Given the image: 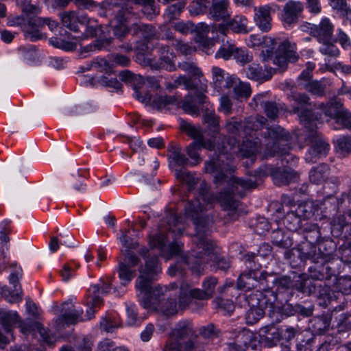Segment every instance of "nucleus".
<instances>
[{"instance_id": "cd10ccee", "label": "nucleus", "mask_w": 351, "mask_h": 351, "mask_svg": "<svg viewBox=\"0 0 351 351\" xmlns=\"http://www.w3.org/2000/svg\"><path fill=\"white\" fill-rule=\"evenodd\" d=\"M278 38L264 36V40L261 45L263 49L260 52L259 57L262 62H268L273 60L276 47L279 44Z\"/></svg>"}, {"instance_id": "f257e3e1", "label": "nucleus", "mask_w": 351, "mask_h": 351, "mask_svg": "<svg viewBox=\"0 0 351 351\" xmlns=\"http://www.w3.org/2000/svg\"><path fill=\"white\" fill-rule=\"evenodd\" d=\"M228 144L230 148L223 145L222 150L218 154L215 153L211 160L205 162V172L216 173L214 176V182L216 184L226 182L228 177L225 172L229 171L230 163L233 159L232 154L236 152L234 150L237 145L236 139L234 138H230ZM256 178L254 180L252 178L244 180L232 177L227 181L229 186L228 189L221 192L217 196L210 193L207 183L202 181L199 187V194L203 202L208 204L211 205L216 202H219L224 210L235 212L239 206V202L237 201L234 197L237 195L239 197H243L246 191L256 187Z\"/></svg>"}, {"instance_id": "58836bf2", "label": "nucleus", "mask_w": 351, "mask_h": 351, "mask_svg": "<svg viewBox=\"0 0 351 351\" xmlns=\"http://www.w3.org/2000/svg\"><path fill=\"white\" fill-rule=\"evenodd\" d=\"M282 222L286 228L292 232L298 230L302 226L301 218L298 217L293 209L287 211L282 219Z\"/></svg>"}, {"instance_id": "5fc2aeb1", "label": "nucleus", "mask_w": 351, "mask_h": 351, "mask_svg": "<svg viewBox=\"0 0 351 351\" xmlns=\"http://www.w3.org/2000/svg\"><path fill=\"white\" fill-rule=\"evenodd\" d=\"M314 207L311 202H303L300 204L294 211L297 213L298 217L301 218L302 221H305L311 218L314 215Z\"/></svg>"}, {"instance_id": "f03ea898", "label": "nucleus", "mask_w": 351, "mask_h": 351, "mask_svg": "<svg viewBox=\"0 0 351 351\" xmlns=\"http://www.w3.org/2000/svg\"><path fill=\"white\" fill-rule=\"evenodd\" d=\"M206 209L199 198L187 201L184 204V215L194 225L195 232L192 238L193 247L186 257L182 258L193 273L199 276L205 266L215 257L213 241L208 238L210 219L204 211Z\"/></svg>"}, {"instance_id": "79ce46f5", "label": "nucleus", "mask_w": 351, "mask_h": 351, "mask_svg": "<svg viewBox=\"0 0 351 351\" xmlns=\"http://www.w3.org/2000/svg\"><path fill=\"white\" fill-rule=\"evenodd\" d=\"M237 147L243 157L254 159L255 154L260 149V143L258 141L246 139L240 146L237 145Z\"/></svg>"}, {"instance_id": "c756f323", "label": "nucleus", "mask_w": 351, "mask_h": 351, "mask_svg": "<svg viewBox=\"0 0 351 351\" xmlns=\"http://www.w3.org/2000/svg\"><path fill=\"white\" fill-rule=\"evenodd\" d=\"M319 109L326 117L335 119L345 109L340 98L335 97L326 104H321Z\"/></svg>"}, {"instance_id": "ea45409f", "label": "nucleus", "mask_w": 351, "mask_h": 351, "mask_svg": "<svg viewBox=\"0 0 351 351\" xmlns=\"http://www.w3.org/2000/svg\"><path fill=\"white\" fill-rule=\"evenodd\" d=\"M303 234L306 242L311 244H317L322 240L320 228L316 223L307 224Z\"/></svg>"}, {"instance_id": "2eb2a0df", "label": "nucleus", "mask_w": 351, "mask_h": 351, "mask_svg": "<svg viewBox=\"0 0 351 351\" xmlns=\"http://www.w3.org/2000/svg\"><path fill=\"white\" fill-rule=\"evenodd\" d=\"M207 91L206 84H202L201 90H196L194 95L188 94L182 101V108L190 114H199L206 106H210L207 97L204 92Z\"/></svg>"}, {"instance_id": "13d9d810", "label": "nucleus", "mask_w": 351, "mask_h": 351, "mask_svg": "<svg viewBox=\"0 0 351 351\" xmlns=\"http://www.w3.org/2000/svg\"><path fill=\"white\" fill-rule=\"evenodd\" d=\"M91 68L100 72L110 73L112 71L110 60L108 61L103 58H97L87 64V69Z\"/></svg>"}, {"instance_id": "e2e57ef3", "label": "nucleus", "mask_w": 351, "mask_h": 351, "mask_svg": "<svg viewBox=\"0 0 351 351\" xmlns=\"http://www.w3.org/2000/svg\"><path fill=\"white\" fill-rule=\"evenodd\" d=\"M232 56L237 62H240L243 65L252 60V56L248 53L247 50L245 48L238 47L235 44Z\"/></svg>"}, {"instance_id": "c03bdc74", "label": "nucleus", "mask_w": 351, "mask_h": 351, "mask_svg": "<svg viewBox=\"0 0 351 351\" xmlns=\"http://www.w3.org/2000/svg\"><path fill=\"white\" fill-rule=\"evenodd\" d=\"M247 19L241 15L235 16L232 20L228 22L230 29L234 33L246 34L248 30L247 28Z\"/></svg>"}, {"instance_id": "2f4dec72", "label": "nucleus", "mask_w": 351, "mask_h": 351, "mask_svg": "<svg viewBox=\"0 0 351 351\" xmlns=\"http://www.w3.org/2000/svg\"><path fill=\"white\" fill-rule=\"evenodd\" d=\"M271 241L273 245L283 249H289L293 245L290 234L281 228L272 230Z\"/></svg>"}, {"instance_id": "bb28decb", "label": "nucleus", "mask_w": 351, "mask_h": 351, "mask_svg": "<svg viewBox=\"0 0 351 351\" xmlns=\"http://www.w3.org/2000/svg\"><path fill=\"white\" fill-rule=\"evenodd\" d=\"M47 19H43L36 15L19 16L14 19V24L22 27V29H40L45 25Z\"/></svg>"}, {"instance_id": "9b49d317", "label": "nucleus", "mask_w": 351, "mask_h": 351, "mask_svg": "<svg viewBox=\"0 0 351 351\" xmlns=\"http://www.w3.org/2000/svg\"><path fill=\"white\" fill-rule=\"evenodd\" d=\"M300 55L298 52L297 45L295 43L285 39L280 42L272 60V63L276 66L274 71L283 73L288 69L290 63H295L298 61Z\"/></svg>"}, {"instance_id": "7c9ffc66", "label": "nucleus", "mask_w": 351, "mask_h": 351, "mask_svg": "<svg viewBox=\"0 0 351 351\" xmlns=\"http://www.w3.org/2000/svg\"><path fill=\"white\" fill-rule=\"evenodd\" d=\"M82 310H76L73 305L68 308H63L62 314L57 320L58 324H66V325L75 324L78 322H82L84 319L82 317Z\"/></svg>"}, {"instance_id": "72a5a7b5", "label": "nucleus", "mask_w": 351, "mask_h": 351, "mask_svg": "<svg viewBox=\"0 0 351 351\" xmlns=\"http://www.w3.org/2000/svg\"><path fill=\"white\" fill-rule=\"evenodd\" d=\"M19 278L20 277L17 273L11 274L9 278L10 282L14 286L15 293L10 294L8 296L5 294V291H8V290L5 288L2 289V293L10 303H18L22 300L23 291L19 283Z\"/></svg>"}, {"instance_id": "c9c22d12", "label": "nucleus", "mask_w": 351, "mask_h": 351, "mask_svg": "<svg viewBox=\"0 0 351 351\" xmlns=\"http://www.w3.org/2000/svg\"><path fill=\"white\" fill-rule=\"evenodd\" d=\"M19 316L16 311L0 309V324L7 333L10 332L14 326L19 322Z\"/></svg>"}, {"instance_id": "4468645a", "label": "nucleus", "mask_w": 351, "mask_h": 351, "mask_svg": "<svg viewBox=\"0 0 351 351\" xmlns=\"http://www.w3.org/2000/svg\"><path fill=\"white\" fill-rule=\"evenodd\" d=\"M308 269V276L315 281L324 283L326 280L331 278L332 276H336L340 273V267L339 261H332V262H319V260L314 261Z\"/></svg>"}, {"instance_id": "5701e85b", "label": "nucleus", "mask_w": 351, "mask_h": 351, "mask_svg": "<svg viewBox=\"0 0 351 351\" xmlns=\"http://www.w3.org/2000/svg\"><path fill=\"white\" fill-rule=\"evenodd\" d=\"M318 245V252L317 255L319 257V262H332L336 261L335 258L334 252L337 249L335 243L330 239H322V240L317 243Z\"/></svg>"}, {"instance_id": "a211bd4d", "label": "nucleus", "mask_w": 351, "mask_h": 351, "mask_svg": "<svg viewBox=\"0 0 351 351\" xmlns=\"http://www.w3.org/2000/svg\"><path fill=\"white\" fill-rule=\"evenodd\" d=\"M179 289V304L181 308H185L189 304L192 298L206 300L210 298L203 289H191L190 286L185 282H182L180 285Z\"/></svg>"}, {"instance_id": "f8f14e48", "label": "nucleus", "mask_w": 351, "mask_h": 351, "mask_svg": "<svg viewBox=\"0 0 351 351\" xmlns=\"http://www.w3.org/2000/svg\"><path fill=\"white\" fill-rule=\"evenodd\" d=\"M270 176L274 184L278 186L287 185L291 182H295L299 178L298 174L291 169L281 171L280 167H274L271 165H265L261 167L256 171L255 176L259 178Z\"/></svg>"}, {"instance_id": "09e8293b", "label": "nucleus", "mask_w": 351, "mask_h": 351, "mask_svg": "<svg viewBox=\"0 0 351 351\" xmlns=\"http://www.w3.org/2000/svg\"><path fill=\"white\" fill-rule=\"evenodd\" d=\"M235 98L238 100L247 99L252 93V90L248 83L242 82L238 78V82L235 83L233 88Z\"/></svg>"}, {"instance_id": "052dcab7", "label": "nucleus", "mask_w": 351, "mask_h": 351, "mask_svg": "<svg viewBox=\"0 0 351 351\" xmlns=\"http://www.w3.org/2000/svg\"><path fill=\"white\" fill-rule=\"evenodd\" d=\"M303 86L308 93L317 97H322L325 93L326 85L319 81L312 80L304 84Z\"/></svg>"}, {"instance_id": "c85d7f7f", "label": "nucleus", "mask_w": 351, "mask_h": 351, "mask_svg": "<svg viewBox=\"0 0 351 351\" xmlns=\"http://www.w3.org/2000/svg\"><path fill=\"white\" fill-rule=\"evenodd\" d=\"M229 8V0H219L213 3L210 8V14L215 21L226 20L230 16Z\"/></svg>"}, {"instance_id": "0e129e2a", "label": "nucleus", "mask_w": 351, "mask_h": 351, "mask_svg": "<svg viewBox=\"0 0 351 351\" xmlns=\"http://www.w3.org/2000/svg\"><path fill=\"white\" fill-rule=\"evenodd\" d=\"M331 319L328 315H322L313 319V327L314 330L319 332L322 333L328 329L330 325Z\"/></svg>"}, {"instance_id": "8fccbe9b", "label": "nucleus", "mask_w": 351, "mask_h": 351, "mask_svg": "<svg viewBox=\"0 0 351 351\" xmlns=\"http://www.w3.org/2000/svg\"><path fill=\"white\" fill-rule=\"evenodd\" d=\"M199 333L203 338L210 340L219 338L221 335V330L213 323L200 327Z\"/></svg>"}, {"instance_id": "a18cd8bd", "label": "nucleus", "mask_w": 351, "mask_h": 351, "mask_svg": "<svg viewBox=\"0 0 351 351\" xmlns=\"http://www.w3.org/2000/svg\"><path fill=\"white\" fill-rule=\"evenodd\" d=\"M60 18L63 26L73 32H78L77 14L75 11L64 12L60 15Z\"/></svg>"}, {"instance_id": "a878e982", "label": "nucleus", "mask_w": 351, "mask_h": 351, "mask_svg": "<svg viewBox=\"0 0 351 351\" xmlns=\"http://www.w3.org/2000/svg\"><path fill=\"white\" fill-rule=\"evenodd\" d=\"M195 40L199 43L205 50L207 54H210L212 47L215 45L214 41L209 39L207 34L209 32V27L204 23H199L195 27Z\"/></svg>"}, {"instance_id": "393cba45", "label": "nucleus", "mask_w": 351, "mask_h": 351, "mask_svg": "<svg viewBox=\"0 0 351 351\" xmlns=\"http://www.w3.org/2000/svg\"><path fill=\"white\" fill-rule=\"evenodd\" d=\"M295 314V306L285 304L282 306L276 304V302L270 305L268 310V315L274 322H280L285 317Z\"/></svg>"}, {"instance_id": "412c9836", "label": "nucleus", "mask_w": 351, "mask_h": 351, "mask_svg": "<svg viewBox=\"0 0 351 351\" xmlns=\"http://www.w3.org/2000/svg\"><path fill=\"white\" fill-rule=\"evenodd\" d=\"M254 21L262 32H269L272 27L270 6L266 5L255 8Z\"/></svg>"}, {"instance_id": "b1692460", "label": "nucleus", "mask_w": 351, "mask_h": 351, "mask_svg": "<svg viewBox=\"0 0 351 351\" xmlns=\"http://www.w3.org/2000/svg\"><path fill=\"white\" fill-rule=\"evenodd\" d=\"M130 33L132 36L143 38L147 42L156 36V30L153 25L141 22L133 23L130 26Z\"/></svg>"}, {"instance_id": "a19ab883", "label": "nucleus", "mask_w": 351, "mask_h": 351, "mask_svg": "<svg viewBox=\"0 0 351 351\" xmlns=\"http://www.w3.org/2000/svg\"><path fill=\"white\" fill-rule=\"evenodd\" d=\"M202 148L213 150L215 149V145L213 141L208 140L207 142H205V145H200L199 142H193L187 147V154L192 160L196 162L195 164L199 163L202 160L198 153V151Z\"/></svg>"}, {"instance_id": "ddd939ff", "label": "nucleus", "mask_w": 351, "mask_h": 351, "mask_svg": "<svg viewBox=\"0 0 351 351\" xmlns=\"http://www.w3.org/2000/svg\"><path fill=\"white\" fill-rule=\"evenodd\" d=\"M285 257L289 260L293 267L301 266L306 260L311 262L319 260L315 244L308 242H302L297 248L287 250Z\"/></svg>"}, {"instance_id": "864d4df0", "label": "nucleus", "mask_w": 351, "mask_h": 351, "mask_svg": "<svg viewBox=\"0 0 351 351\" xmlns=\"http://www.w3.org/2000/svg\"><path fill=\"white\" fill-rule=\"evenodd\" d=\"M119 277L121 281V285H126L132 281L135 276V271L132 270L130 267L124 263H119L118 269Z\"/></svg>"}, {"instance_id": "423d86ee", "label": "nucleus", "mask_w": 351, "mask_h": 351, "mask_svg": "<svg viewBox=\"0 0 351 351\" xmlns=\"http://www.w3.org/2000/svg\"><path fill=\"white\" fill-rule=\"evenodd\" d=\"M299 119L300 123L308 130L306 138L310 145V160L315 162L317 159L326 156L330 148L328 142L317 131V122L319 121L321 114H315L311 110H304L300 112Z\"/></svg>"}, {"instance_id": "37998d69", "label": "nucleus", "mask_w": 351, "mask_h": 351, "mask_svg": "<svg viewBox=\"0 0 351 351\" xmlns=\"http://www.w3.org/2000/svg\"><path fill=\"white\" fill-rule=\"evenodd\" d=\"M179 99L180 98L174 95H158L154 98L150 104V106L154 109L161 110L169 105H172L178 102Z\"/></svg>"}, {"instance_id": "f3484780", "label": "nucleus", "mask_w": 351, "mask_h": 351, "mask_svg": "<svg viewBox=\"0 0 351 351\" xmlns=\"http://www.w3.org/2000/svg\"><path fill=\"white\" fill-rule=\"evenodd\" d=\"M131 12L132 8H121L117 12L111 22L112 31L116 38L121 40L130 32V27L128 26V18Z\"/></svg>"}, {"instance_id": "0eeeda50", "label": "nucleus", "mask_w": 351, "mask_h": 351, "mask_svg": "<svg viewBox=\"0 0 351 351\" xmlns=\"http://www.w3.org/2000/svg\"><path fill=\"white\" fill-rule=\"evenodd\" d=\"M248 263L250 269L248 271L242 273L237 280V286L239 289L250 290L252 292H259L262 293V298L266 300L267 292L273 293L275 298V302L277 300V293L272 290L276 283V275L273 273H268L266 271H259L258 269H252L251 264L253 261L248 256Z\"/></svg>"}, {"instance_id": "6ab92c4d", "label": "nucleus", "mask_w": 351, "mask_h": 351, "mask_svg": "<svg viewBox=\"0 0 351 351\" xmlns=\"http://www.w3.org/2000/svg\"><path fill=\"white\" fill-rule=\"evenodd\" d=\"M276 73L271 67H263L257 63H252L245 69L247 77L258 82H265L272 77L273 74Z\"/></svg>"}, {"instance_id": "774afa93", "label": "nucleus", "mask_w": 351, "mask_h": 351, "mask_svg": "<svg viewBox=\"0 0 351 351\" xmlns=\"http://www.w3.org/2000/svg\"><path fill=\"white\" fill-rule=\"evenodd\" d=\"M176 177L186 182L191 190L197 184V179L193 177L189 171L184 169L176 170Z\"/></svg>"}, {"instance_id": "680f3d73", "label": "nucleus", "mask_w": 351, "mask_h": 351, "mask_svg": "<svg viewBox=\"0 0 351 351\" xmlns=\"http://www.w3.org/2000/svg\"><path fill=\"white\" fill-rule=\"evenodd\" d=\"M264 112L271 119H276L278 117L280 110H282V105L276 101H269L263 106Z\"/></svg>"}, {"instance_id": "1a4fd4ad", "label": "nucleus", "mask_w": 351, "mask_h": 351, "mask_svg": "<svg viewBox=\"0 0 351 351\" xmlns=\"http://www.w3.org/2000/svg\"><path fill=\"white\" fill-rule=\"evenodd\" d=\"M262 295L259 292L245 294V298L250 306L245 314L246 323L248 325H253L258 322L265 315V311L268 312L270 305L275 303L273 293L267 292L266 300L262 298Z\"/></svg>"}, {"instance_id": "6e6552de", "label": "nucleus", "mask_w": 351, "mask_h": 351, "mask_svg": "<svg viewBox=\"0 0 351 351\" xmlns=\"http://www.w3.org/2000/svg\"><path fill=\"white\" fill-rule=\"evenodd\" d=\"M192 324L188 321L179 322L171 330L164 351H193L195 348Z\"/></svg>"}, {"instance_id": "20e7f679", "label": "nucleus", "mask_w": 351, "mask_h": 351, "mask_svg": "<svg viewBox=\"0 0 351 351\" xmlns=\"http://www.w3.org/2000/svg\"><path fill=\"white\" fill-rule=\"evenodd\" d=\"M149 250L143 248L140 254L145 258V266L139 268L140 275L136 281V288L139 292L138 300L147 309L157 311L162 303L164 291L162 287L157 285L152 287L153 280L160 273L161 268L157 256H147Z\"/></svg>"}, {"instance_id": "39448f33", "label": "nucleus", "mask_w": 351, "mask_h": 351, "mask_svg": "<svg viewBox=\"0 0 351 351\" xmlns=\"http://www.w3.org/2000/svg\"><path fill=\"white\" fill-rule=\"evenodd\" d=\"M264 135L268 138L264 152L265 158L280 156L284 167H292L298 163V158L289 153L291 137L288 132L280 126H276L268 128Z\"/></svg>"}, {"instance_id": "4be33fe9", "label": "nucleus", "mask_w": 351, "mask_h": 351, "mask_svg": "<svg viewBox=\"0 0 351 351\" xmlns=\"http://www.w3.org/2000/svg\"><path fill=\"white\" fill-rule=\"evenodd\" d=\"M303 8V4L301 2L293 0L289 1L283 8V21L287 25L297 23Z\"/></svg>"}, {"instance_id": "603ef678", "label": "nucleus", "mask_w": 351, "mask_h": 351, "mask_svg": "<svg viewBox=\"0 0 351 351\" xmlns=\"http://www.w3.org/2000/svg\"><path fill=\"white\" fill-rule=\"evenodd\" d=\"M110 289L111 282L110 278H101L99 283L90 286V289L88 290V293L89 295L93 294V295H97L96 294L99 292L106 294L110 293Z\"/></svg>"}, {"instance_id": "e433bc0d", "label": "nucleus", "mask_w": 351, "mask_h": 351, "mask_svg": "<svg viewBox=\"0 0 351 351\" xmlns=\"http://www.w3.org/2000/svg\"><path fill=\"white\" fill-rule=\"evenodd\" d=\"M206 111L204 115V121L207 124L208 128L212 132V136L219 133V117L215 113L213 109H210L209 106H206L204 109Z\"/></svg>"}, {"instance_id": "338daca9", "label": "nucleus", "mask_w": 351, "mask_h": 351, "mask_svg": "<svg viewBox=\"0 0 351 351\" xmlns=\"http://www.w3.org/2000/svg\"><path fill=\"white\" fill-rule=\"evenodd\" d=\"M234 47V43L229 42L223 43L215 53V58L229 60L232 56Z\"/></svg>"}, {"instance_id": "f704fd0d", "label": "nucleus", "mask_w": 351, "mask_h": 351, "mask_svg": "<svg viewBox=\"0 0 351 351\" xmlns=\"http://www.w3.org/2000/svg\"><path fill=\"white\" fill-rule=\"evenodd\" d=\"M180 128L181 130L186 133L188 136L194 138L195 140V142H199L200 145H205V142L206 141L204 138L202 131L199 126H196L189 122L181 119Z\"/></svg>"}, {"instance_id": "4d7b16f0", "label": "nucleus", "mask_w": 351, "mask_h": 351, "mask_svg": "<svg viewBox=\"0 0 351 351\" xmlns=\"http://www.w3.org/2000/svg\"><path fill=\"white\" fill-rule=\"evenodd\" d=\"M156 311L166 317H170L176 315L178 312L177 302L176 300L171 298L165 302H162Z\"/></svg>"}, {"instance_id": "9d476101", "label": "nucleus", "mask_w": 351, "mask_h": 351, "mask_svg": "<svg viewBox=\"0 0 351 351\" xmlns=\"http://www.w3.org/2000/svg\"><path fill=\"white\" fill-rule=\"evenodd\" d=\"M296 278L297 283L295 285V290L308 295L315 294L318 298L324 299L323 302L319 303L320 305H323L324 307L328 306L330 302V286L327 285L326 282L323 284L312 280L305 273L298 275Z\"/></svg>"}, {"instance_id": "6e6d98bb", "label": "nucleus", "mask_w": 351, "mask_h": 351, "mask_svg": "<svg viewBox=\"0 0 351 351\" xmlns=\"http://www.w3.org/2000/svg\"><path fill=\"white\" fill-rule=\"evenodd\" d=\"M256 337L254 334L250 330L243 329L239 332L237 335V341L243 343L244 347L247 349L251 347L252 349H256L255 341Z\"/></svg>"}, {"instance_id": "69168bd1", "label": "nucleus", "mask_w": 351, "mask_h": 351, "mask_svg": "<svg viewBox=\"0 0 351 351\" xmlns=\"http://www.w3.org/2000/svg\"><path fill=\"white\" fill-rule=\"evenodd\" d=\"M335 147L338 152L342 154H348L351 152V137L343 136L338 138Z\"/></svg>"}, {"instance_id": "4c0bfd02", "label": "nucleus", "mask_w": 351, "mask_h": 351, "mask_svg": "<svg viewBox=\"0 0 351 351\" xmlns=\"http://www.w3.org/2000/svg\"><path fill=\"white\" fill-rule=\"evenodd\" d=\"M328 174V166L326 164H321L310 171L309 179L311 182L319 184L327 179Z\"/></svg>"}, {"instance_id": "dca6fc26", "label": "nucleus", "mask_w": 351, "mask_h": 351, "mask_svg": "<svg viewBox=\"0 0 351 351\" xmlns=\"http://www.w3.org/2000/svg\"><path fill=\"white\" fill-rule=\"evenodd\" d=\"M309 34L316 38L319 43L333 41L334 25L328 18L323 19L318 25L308 23Z\"/></svg>"}, {"instance_id": "bf43d9fd", "label": "nucleus", "mask_w": 351, "mask_h": 351, "mask_svg": "<svg viewBox=\"0 0 351 351\" xmlns=\"http://www.w3.org/2000/svg\"><path fill=\"white\" fill-rule=\"evenodd\" d=\"M86 304L88 308L86 311V319H91L94 317L95 308H99L103 302V300L99 295H88L86 298Z\"/></svg>"}, {"instance_id": "3c124183", "label": "nucleus", "mask_w": 351, "mask_h": 351, "mask_svg": "<svg viewBox=\"0 0 351 351\" xmlns=\"http://www.w3.org/2000/svg\"><path fill=\"white\" fill-rule=\"evenodd\" d=\"M339 265L341 267V263L351 264V243L344 242L339 246L337 251Z\"/></svg>"}, {"instance_id": "aec40b11", "label": "nucleus", "mask_w": 351, "mask_h": 351, "mask_svg": "<svg viewBox=\"0 0 351 351\" xmlns=\"http://www.w3.org/2000/svg\"><path fill=\"white\" fill-rule=\"evenodd\" d=\"M160 58L155 64H151L155 69H165L172 71L176 69L175 58L176 56L172 51H169V46H161L159 49Z\"/></svg>"}, {"instance_id": "7ed1b4c3", "label": "nucleus", "mask_w": 351, "mask_h": 351, "mask_svg": "<svg viewBox=\"0 0 351 351\" xmlns=\"http://www.w3.org/2000/svg\"><path fill=\"white\" fill-rule=\"evenodd\" d=\"M186 230L182 217L173 210L165 212L156 233L149 237V243L152 248L159 250L161 256L167 259L180 254L183 244L177 241Z\"/></svg>"}, {"instance_id": "de8ad7c7", "label": "nucleus", "mask_w": 351, "mask_h": 351, "mask_svg": "<svg viewBox=\"0 0 351 351\" xmlns=\"http://www.w3.org/2000/svg\"><path fill=\"white\" fill-rule=\"evenodd\" d=\"M169 158L176 165L184 167L189 162V159L181 152V148L171 146L169 149Z\"/></svg>"}, {"instance_id": "473e14b6", "label": "nucleus", "mask_w": 351, "mask_h": 351, "mask_svg": "<svg viewBox=\"0 0 351 351\" xmlns=\"http://www.w3.org/2000/svg\"><path fill=\"white\" fill-rule=\"evenodd\" d=\"M266 122L267 119L263 116L249 117L243 122V133L245 136H251L252 132L262 129Z\"/></svg>"}, {"instance_id": "49530a36", "label": "nucleus", "mask_w": 351, "mask_h": 351, "mask_svg": "<svg viewBox=\"0 0 351 351\" xmlns=\"http://www.w3.org/2000/svg\"><path fill=\"white\" fill-rule=\"evenodd\" d=\"M297 276L294 274L293 278L290 276H282L278 278L276 276V283L275 284L276 290L278 291H283L287 289L295 290V285L297 283Z\"/></svg>"}]
</instances>
